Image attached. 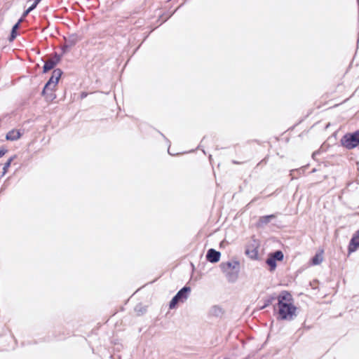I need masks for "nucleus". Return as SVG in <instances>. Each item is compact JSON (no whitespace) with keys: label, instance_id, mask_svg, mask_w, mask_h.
<instances>
[{"label":"nucleus","instance_id":"7","mask_svg":"<svg viewBox=\"0 0 359 359\" xmlns=\"http://www.w3.org/2000/svg\"><path fill=\"white\" fill-rule=\"evenodd\" d=\"M324 260V250L319 249L313 257L311 259V264L313 266L320 264Z\"/></svg>","mask_w":359,"mask_h":359},{"label":"nucleus","instance_id":"3","mask_svg":"<svg viewBox=\"0 0 359 359\" xmlns=\"http://www.w3.org/2000/svg\"><path fill=\"white\" fill-rule=\"evenodd\" d=\"M343 147L351 149L359 144V131L346 134L341 140Z\"/></svg>","mask_w":359,"mask_h":359},{"label":"nucleus","instance_id":"17","mask_svg":"<svg viewBox=\"0 0 359 359\" xmlns=\"http://www.w3.org/2000/svg\"><path fill=\"white\" fill-rule=\"evenodd\" d=\"M61 71L60 69H56V70H54L53 72V75H54V78H55V83H57L58 82V80L61 76Z\"/></svg>","mask_w":359,"mask_h":359},{"label":"nucleus","instance_id":"9","mask_svg":"<svg viewBox=\"0 0 359 359\" xmlns=\"http://www.w3.org/2000/svg\"><path fill=\"white\" fill-rule=\"evenodd\" d=\"M359 231H357L354 236L351 240L348 245V253H351L357 250L359 247Z\"/></svg>","mask_w":359,"mask_h":359},{"label":"nucleus","instance_id":"4","mask_svg":"<svg viewBox=\"0 0 359 359\" xmlns=\"http://www.w3.org/2000/svg\"><path fill=\"white\" fill-rule=\"evenodd\" d=\"M190 291L191 288L189 287H184L182 289H181L170 301L169 305L170 309H172L176 307L178 303H182L186 301L188 298V294Z\"/></svg>","mask_w":359,"mask_h":359},{"label":"nucleus","instance_id":"5","mask_svg":"<svg viewBox=\"0 0 359 359\" xmlns=\"http://www.w3.org/2000/svg\"><path fill=\"white\" fill-rule=\"evenodd\" d=\"M259 243L257 240L253 239L246 246L245 254L250 259L256 260L259 258Z\"/></svg>","mask_w":359,"mask_h":359},{"label":"nucleus","instance_id":"13","mask_svg":"<svg viewBox=\"0 0 359 359\" xmlns=\"http://www.w3.org/2000/svg\"><path fill=\"white\" fill-rule=\"evenodd\" d=\"M22 22V20L20 19L12 28L11 34L9 38L10 41H13L17 36L18 32L17 30L18 29L20 23Z\"/></svg>","mask_w":359,"mask_h":359},{"label":"nucleus","instance_id":"2","mask_svg":"<svg viewBox=\"0 0 359 359\" xmlns=\"http://www.w3.org/2000/svg\"><path fill=\"white\" fill-rule=\"evenodd\" d=\"M240 263L238 261H231L222 262L220 264V268L222 272L230 280L235 279L238 273Z\"/></svg>","mask_w":359,"mask_h":359},{"label":"nucleus","instance_id":"6","mask_svg":"<svg viewBox=\"0 0 359 359\" xmlns=\"http://www.w3.org/2000/svg\"><path fill=\"white\" fill-rule=\"evenodd\" d=\"M283 257V253L280 250L269 254L266 262L270 266V271H274L276 268V260L282 261Z\"/></svg>","mask_w":359,"mask_h":359},{"label":"nucleus","instance_id":"1","mask_svg":"<svg viewBox=\"0 0 359 359\" xmlns=\"http://www.w3.org/2000/svg\"><path fill=\"white\" fill-rule=\"evenodd\" d=\"M277 301L275 310L277 311L278 318L292 320L296 316L297 311L292 294L288 291L283 290L277 296Z\"/></svg>","mask_w":359,"mask_h":359},{"label":"nucleus","instance_id":"18","mask_svg":"<svg viewBox=\"0 0 359 359\" xmlns=\"http://www.w3.org/2000/svg\"><path fill=\"white\" fill-rule=\"evenodd\" d=\"M55 78H54V75H53V76L50 77V79H49V81H48V83L46 84L45 88H44V90H45L46 88H48V86H50L52 83H53V84H56V83H55Z\"/></svg>","mask_w":359,"mask_h":359},{"label":"nucleus","instance_id":"10","mask_svg":"<svg viewBox=\"0 0 359 359\" xmlns=\"http://www.w3.org/2000/svg\"><path fill=\"white\" fill-rule=\"evenodd\" d=\"M21 137V133L18 130H11L6 136L7 140L14 141L18 140Z\"/></svg>","mask_w":359,"mask_h":359},{"label":"nucleus","instance_id":"12","mask_svg":"<svg viewBox=\"0 0 359 359\" xmlns=\"http://www.w3.org/2000/svg\"><path fill=\"white\" fill-rule=\"evenodd\" d=\"M79 39L77 35H70L67 39H65V46L72 47L74 46L79 41Z\"/></svg>","mask_w":359,"mask_h":359},{"label":"nucleus","instance_id":"19","mask_svg":"<svg viewBox=\"0 0 359 359\" xmlns=\"http://www.w3.org/2000/svg\"><path fill=\"white\" fill-rule=\"evenodd\" d=\"M41 1V0H35L34 4L29 8H28L31 9V11H32V10H34L37 6V5L40 3Z\"/></svg>","mask_w":359,"mask_h":359},{"label":"nucleus","instance_id":"11","mask_svg":"<svg viewBox=\"0 0 359 359\" xmlns=\"http://www.w3.org/2000/svg\"><path fill=\"white\" fill-rule=\"evenodd\" d=\"M59 59L53 60V59H49L48 60L43 66V72H47L49 70L53 69L55 66L58 62Z\"/></svg>","mask_w":359,"mask_h":359},{"label":"nucleus","instance_id":"16","mask_svg":"<svg viewBox=\"0 0 359 359\" xmlns=\"http://www.w3.org/2000/svg\"><path fill=\"white\" fill-rule=\"evenodd\" d=\"M275 299H277V297H275V296H271L269 297H268L266 300H265V303H264V305L262 307V309H264L265 308L266 306L271 304L273 303V302L275 300Z\"/></svg>","mask_w":359,"mask_h":359},{"label":"nucleus","instance_id":"15","mask_svg":"<svg viewBox=\"0 0 359 359\" xmlns=\"http://www.w3.org/2000/svg\"><path fill=\"white\" fill-rule=\"evenodd\" d=\"M14 158H15V156L11 157L7 161V162L4 164V168H3V175H5L8 172V168H9L11 164V162L13 161V160Z\"/></svg>","mask_w":359,"mask_h":359},{"label":"nucleus","instance_id":"21","mask_svg":"<svg viewBox=\"0 0 359 359\" xmlns=\"http://www.w3.org/2000/svg\"><path fill=\"white\" fill-rule=\"evenodd\" d=\"M31 12V9L27 8L23 13V17H26Z\"/></svg>","mask_w":359,"mask_h":359},{"label":"nucleus","instance_id":"20","mask_svg":"<svg viewBox=\"0 0 359 359\" xmlns=\"http://www.w3.org/2000/svg\"><path fill=\"white\" fill-rule=\"evenodd\" d=\"M7 152V150L5 148L0 149V158L5 155Z\"/></svg>","mask_w":359,"mask_h":359},{"label":"nucleus","instance_id":"8","mask_svg":"<svg viewBox=\"0 0 359 359\" xmlns=\"http://www.w3.org/2000/svg\"><path fill=\"white\" fill-rule=\"evenodd\" d=\"M220 252L216 251L214 249H210L206 255V259L208 261L212 263H215L219 262L220 259Z\"/></svg>","mask_w":359,"mask_h":359},{"label":"nucleus","instance_id":"22","mask_svg":"<svg viewBox=\"0 0 359 359\" xmlns=\"http://www.w3.org/2000/svg\"><path fill=\"white\" fill-rule=\"evenodd\" d=\"M86 95H87V94H86V93H83L81 94V97H82V98H83V97H86Z\"/></svg>","mask_w":359,"mask_h":359},{"label":"nucleus","instance_id":"14","mask_svg":"<svg viewBox=\"0 0 359 359\" xmlns=\"http://www.w3.org/2000/svg\"><path fill=\"white\" fill-rule=\"evenodd\" d=\"M276 216L274 215H269L266 216L260 217L259 219V225H264L268 224L271 219L275 218Z\"/></svg>","mask_w":359,"mask_h":359}]
</instances>
